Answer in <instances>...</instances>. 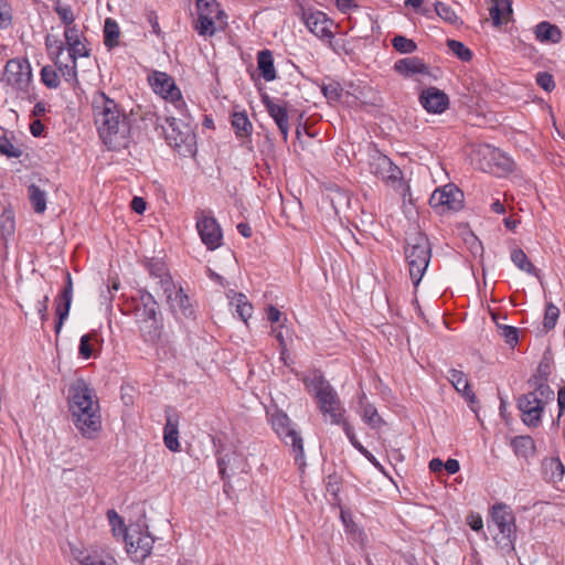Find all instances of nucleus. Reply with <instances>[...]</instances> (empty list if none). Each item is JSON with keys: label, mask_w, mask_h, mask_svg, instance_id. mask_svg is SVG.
Wrapping results in <instances>:
<instances>
[{"label": "nucleus", "mask_w": 565, "mask_h": 565, "mask_svg": "<svg viewBox=\"0 0 565 565\" xmlns=\"http://www.w3.org/2000/svg\"><path fill=\"white\" fill-rule=\"evenodd\" d=\"M94 120L99 138L111 151L126 148L129 142L130 126L118 104L104 92L98 90L92 100Z\"/></svg>", "instance_id": "obj_1"}, {"label": "nucleus", "mask_w": 565, "mask_h": 565, "mask_svg": "<svg viewBox=\"0 0 565 565\" xmlns=\"http://www.w3.org/2000/svg\"><path fill=\"white\" fill-rule=\"evenodd\" d=\"M68 408L72 422L81 435L94 439L102 429L99 403L94 391L83 380L70 386Z\"/></svg>", "instance_id": "obj_2"}, {"label": "nucleus", "mask_w": 565, "mask_h": 565, "mask_svg": "<svg viewBox=\"0 0 565 565\" xmlns=\"http://www.w3.org/2000/svg\"><path fill=\"white\" fill-rule=\"evenodd\" d=\"M409 277L414 287H418L431 258V245L426 234L416 231L406 239L404 247Z\"/></svg>", "instance_id": "obj_3"}, {"label": "nucleus", "mask_w": 565, "mask_h": 565, "mask_svg": "<svg viewBox=\"0 0 565 565\" xmlns=\"http://www.w3.org/2000/svg\"><path fill=\"white\" fill-rule=\"evenodd\" d=\"M303 384L309 392L313 393L320 412L324 416L329 415L332 424L342 425L345 422L342 418L344 409L341 406L339 395L321 373L305 379Z\"/></svg>", "instance_id": "obj_4"}, {"label": "nucleus", "mask_w": 565, "mask_h": 565, "mask_svg": "<svg viewBox=\"0 0 565 565\" xmlns=\"http://www.w3.org/2000/svg\"><path fill=\"white\" fill-rule=\"evenodd\" d=\"M167 113L166 122L168 127H162V131L168 145L174 149L181 150L184 147L186 151H191L195 135L188 107L185 106L184 111L167 108Z\"/></svg>", "instance_id": "obj_5"}, {"label": "nucleus", "mask_w": 565, "mask_h": 565, "mask_svg": "<svg viewBox=\"0 0 565 565\" xmlns=\"http://www.w3.org/2000/svg\"><path fill=\"white\" fill-rule=\"evenodd\" d=\"M162 289L170 312L177 320H195L196 311L183 288H175L171 277L162 278Z\"/></svg>", "instance_id": "obj_6"}, {"label": "nucleus", "mask_w": 565, "mask_h": 565, "mask_svg": "<svg viewBox=\"0 0 565 565\" xmlns=\"http://www.w3.org/2000/svg\"><path fill=\"white\" fill-rule=\"evenodd\" d=\"M148 82L152 90L160 95L175 111L185 110V102L180 88L177 86L174 78L160 71H153L148 76Z\"/></svg>", "instance_id": "obj_7"}, {"label": "nucleus", "mask_w": 565, "mask_h": 565, "mask_svg": "<svg viewBox=\"0 0 565 565\" xmlns=\"http://www.w3.org/2000/svg\"><path fill=\"white\" fill-rule=\"evenodd\" d=\"M271 426L284 443L292 447L295 460L299 462V466H305L302 438L299 433L291 427V420L287 414L281 411L275 412L271 415Z\"/></svg>", "instance_id": "obj_8"}, {"label": "nucleus", "mask_w": 565, "mask_h": 565, "mask_svg": "<svg viewBox=\"0 0 565 565\" xmlns=\"http://www.w3.org/2000/svg\"><path fill=\"white\" fill-rule=\"evenodd\" d=\"M491 519L501 534L502 548L514 551L516 541V524L513 512L507 504L497 503L492 507Z\"/></svg>", "instance_id": "obj_9"}, {"label": "nucleus", "mask_w": 565, "mask_h": 565, "mask_svg": "<svg viewBox=\"0 0 565 565\" xmlns=\"http://www.w3.org/2000/svg\"><path fill=\"white\" fill-rule=\"evenodd\" d=\"M127 553L136 562L142 563L151 554L154 539L149 532H142L139 525L125 529Z\"/></svg>", "instance_id": "obj_10"}, {"label": "nucleus", "mask_w": 565, "mask_h": 565, "mask_svg": "<svg viewBox=\"0 0 565 565\" xmlns=\"http://www.w3.org/2000/svg\"><path fill=\"white\" fill-rule=\"evenodd\" d=\"M1 81L13 89L26 92L32 81V71L26 58H11L7 62Z\"/></svg>", "instance_id": "obj_11"}, {"label": "nucleus", "mask_w": 565, "mask_h": 565, "mask_svg": "<svg viewBox=\"0 0 565 565\" xmlns=\"http://www.w3.org/2000/svg\"><path fill=\"white\" fill-rule=\"evenodd\" d=\"M463 193L454 184L436 189L429 198V205L437 214L459 211L462 207Z\"/></svg>", "instance_id": "obj_12"}, {"label": "nucleus", "mask_w": 565, "mask_h": 565, "mask_svg": "<svg viewBox=\"0 0 565 565\" xmlns=\"http://www.w3.org/2000/svg\"><path fill=\"white\" fill-rule=\"evenodd\" d=\"M196 228L202 243L209 250H215L222 245L223 233L215 217L201 212L196 217Z\"/></svg>", "instance_id": "obj_13"}, {"label": "nucleus", "mask_w": 565, "mask_h": 565, "mask_svg": "<svg viewBox=\"0 0 565 565\" xmlns=\"http://www.w3.org/2000/svg\"><path fill=\"white\" fill-rule=\"evenodd\" d=\"M132 301L135 302L134 312L137 321L162 317L158 301L147 289H138L136 296L132 297Z\"/></svg>", "instance_id": "obj_14"}, {"label": "nucleus", "mask_w": 565, "mask_h": 565, "mask_svg": "<svg viewBox=\"0 0 565 565\" xmlns=\"http://www.w3.org/2000/svg\"><path fill=\"white\" fill-rule=\"evenodd\" d=\"M519 409L522 412V420L526 426L537 427L541 423L544 402L536 397V393H526L519 398Z\"/></svg>", "instance_id": "obj_15"}, {"label": "nucleus", "mask_w": 565, "mask_h": 565, "mask_svg": "<svg viewBox=\"0 0 565 565\" xmlns=\"http://www.w3.org/2000/svg\"><path fill=\"white\" fill-rule=\"evenodd\" d=\"M262 103L264 104L268 115L274 119L277 125L284 141H287L289 134V117L286 103L276 102L267 93L260 94Z\"/></svg>", "instance_id": "obj_16"}, {"label": "nucleus", "mask_w": 565, "mask_h": 565, "mask_svg": "<svg viewBox=\"0 0 565 565\" xmlns=\"http://www.w3.org/2000/svg\"><path fill=\"white\" fill-rule=\"evenodd\" d=\"M419 103L430 114H443L449 107V97L439 88L430 86L420 93Z\"/></svg>", "instance_id": "obj_17"}, {"label": "nucleus", "mask_w": 565, "mask_h": 565, "mask_svg": "<svg viewBox=\"0 0 565 565\" xmlns=\"http://www.w3.org/2000/svg\"><path fill=\"white\" fill-rule=\"evenodd\" d=\"M303 21L309 31L316 36L328 40L333 38V32L331 31L333 21L326 13L321 11L303 12Z\"/></svg>", "instance_id": "obj_18"}, {"label": "nucleus", "mask_w": 565, "mask_h": 565, "mask_svg": "<svg viewBox=\"0 0 565 565\" xmlns=\"http://www.w3.org/2000/svg\"><path fill=\"white\" fill-rule=\"evenodd\" d=\"M370 171L377 178L387 181H396L402 174L401 169L387 156L381 152L372 156Z\"/></svg>", "instance_id": "obj_19"}, {"label": "nucleus", "mask_w": 565, "mask_h": 565, "mask_svg": "<svg viewBox=\"0 0 565 565\" xmlns=\"http://www.w3.org/2000/svg\"><path fill=\"white\" fill-rule=\"evenodd\" d=\"M166 425L163 428V441L164 446L173 452L180 450L179 443V414L171 407L167 406L164 409Z\"/></svg>", "instance_id": "obj_20"}, {"label": "nucleus", "mask_w": 565, "mask_h": 565, "mask_svg": "<svg viewBox=\"0 0 565 565\" xmlns=\"http://www.w3.org/2000/svg\"><path fill=\"white\" fill-rule=\"evenodd\" d=\"M65 42L68 47V58L74 60L78 57H88L89 50L81 40V32L77 25L65 28L64 31Z\"/></svg>", "instance_id": "obj_21"}, {"label": "nucleus", "mask_w": 565, "mask_h": 565, "mask_svg": "<svg viewBox=\"0 0 565 565\" xmlns=\"http://www.w3.org/2000/svg\"><path fill=\"white\" fill-rule=\"evenodd\" d=\"M140 337L146 343L156 344L159 342L163 331V317L154 319H140L137 321Z\"/></svg>", "instance_id": "obj_22"}, {"label": "nucleus", "mask_w": 565, "mask_h": 565, "mask_svg": "<svg viewBox=\"0 0 565 565\" xmlns=\"http://www.w3.org/2000/svg\"><path fill=\"white\" fill-rule=\"evenodd\" d=\"M394 70L404 77H412L416 74L428 75V65L419 57H404L395 62Z\"/></svg>", "instance_id": "obj_23"}, {"label": "nucleus", "mask_w": 565, "mask_h": 565, "mask_svg": "<svg viewBox=\"0 0 565 565\" xmlns=\"http://www.w3.org/2000/svg\"><path fill=\"white\" fill-rule=\"evenodd\" d=\"M447 379L452 384L455 390L459 394H461L469 403L476 402V399H477L476 394L470 388L468 379L462 371L451 369L448 372Z\"/></svg>", "instance_id": "obj_24"}, {"label": "nucleus", "mask_w": 565, "mask_h": 565, "mask_svg": "<svg viewBox=\"0 0 565 565\" xmlns=\"http://www.w3.org/2000/svg\"><path fill=\"white\" fill-rule=\"evenodd\" d=\"M542 473L546 481L556 483L563 480L565 467L558 457H546L542 460Z\"/></svg>", "instance_id": "obj_25"}, {"label": "nucleus", "mask_w": 565, "mask_h": 565, "mask_svg": "<svg viewBox=\"0 0 565 565\" xmlns=\"http://www.w3.org/2000/svg\"><path fill=\"white\" fill-rule=\"evenodd\" d=\"M535 39L542 43H559L562 41V31L555 24L548 21L540 22L534 29Z\"/></svg>", "instance_id": "obj_26"}, {"label": "nucleus", "mask_w": 565, "mask_h": 565, "mask_svg": "<svg viewBox=\"0 0 565 565\" xmlns=\"http://www.w3.org/2000/svg\"><path fill=\"white\" fill-rule=\"evenodd\" d=\"M257 70L266 82H271L277 77L274 56L270 50L265 49L258 52Z\"/></svg>", "instance_id": "obj_27"}, {"label": "nucleus", "mask_w": 565, "mask_h": 565, "mask_svg": "<svg viewBox=\"0 0 565 565\" xmlns=\"http://www.w3.org/2000/svg\"><path fill=\"white\" fill-rule=\"evenodd\" d=\"M511 447L518 457L529 459L535 455L534 439L529 435L515 436L511 440Z\"/></svg>", "instance_id": "obj_28"}, {"label": "nucleus", "mask_w": 565, "mask_h": 565, "mask_svg": "<svg viewBox=\"0 0 565 565\" xmlns=\"http://www.w3.org/2000/svg\"><path fill=\"white\" fill-rule=\"evenodd\" d=\"M198 14L213 15L216 21H220L224 25L227 24V15L224 10L221 9L220 3L216 0H196Z\"/></svg>", "instance_id": "obj_29"}, {"label": "nucleus", "mask_w": 565, "mask_h": 565, "mask_svg": "<svg viewBox=\"0 0 565 565\" xmlns=\"http://www.w3.org/2000/svg\"><path fill=\"white\" fill-rule=\"evenodd\" d=\"M512 13L510 0H495L490 8V17L493 25L499 26L507 22L505 17Z\"/></svg>", "instance_id": "obj_30"}, {"label": "nucleus", "mask_w": 565, "mask_h": 565, "mask_svg": "<svg viewBox=\"0 0 565 565\" xmlns=\"http://www.w3.org/2000/svg\"><path fill=\"white\" fill-rule=\"evenodd\" d=\"M120 36V29L118 23L111 19L107 18L104 24V44L108 50H113L118 46Z\"/></svg>", "instance_id": "obj_31"}, {"label": "nucleus", "mask_w": 565, "mask_h": 565, "mask_svg": "<svg viewBox=\"0 0 565 565\" xmlns=\"http://www.w3.org/2000/svg\"><path fill=\"white\" fill-rule=\"evenodd\" d=\"M511 260L519 269L530 275H539L537 268L530 262L523 249L519 247L513 248L511 252Z\"/></svg>", "instance_id": "obj_32"}, {"label": "nucleus", "mask_w": 565, "mask_h": 565, "mask_svg": "<svg viewBox=\"0 0 565 565\" xmlns=\"http://www.w3.org/2000/svg\"><path fill=\"white\" fill-rule=\"evenodd\" d=\"M343 430L350 440L351 445L362 454L374 466H379L376 458L358 440L352 426L348 422L342 423Z\"/></svg>", "instance_id": "obj_33"}, {"label": "nucleus", "mask_w": 565, "mask_h": 565, "mask_svg": "<svg viewBox=\"0 0 565 565\" xmlns=\"http://www.w3.org/2000/svg\"><path fill=\"white\" fill-rule=\"evenodd\" d=\"M232 126L238 137H248L253 130L252 122L245 111L232 115Z\"/></svg>", "instance_id": "obj_34"}, {"label": "nucleus", "mask_w": 565, "mask_h": 565, "mask_svg": "<svg viewBox=\"0 0 565 565\" xmlns=\"http://www.w3.org/2000/svg\"><path fill=\"white\" fill-rule=\"evenodd\" d=\"M54 65L63 76L64 81L70 85H74L78 83L77 79V58L70 60V63H62L61 61H55Z\"/></svg>", "instance_id": "obj_35"}, {"label": "nucleus", "mask_w": 565, "mask_h": 565, "mask_svg": "<svg viewBox=\"0 0 565 565\" xmlns=\"http://www.w3.org/2000/svg\"><path fill=\"white\" fill-rule=\"evenodd\" d=\"M29 199L35 213H43L46 209V194L40 186L31 184L28 188Z\"/></svg>", "instance_id": "obj_36"}, {"label": "nucleus", "mask_w": 565, "mask_h": 565, "mask_svg": "<svg viewBox=\"0 0 565 565\" xmlns=\"http://www.w3.org/2000/svg\"><path fill=\"white\" fill-rule=\"evenodd\" d=\"M215 17L198 14V19L194 24V30L203 36H212L215 34Z\"/></svg>", "instance_id": "obj_37"}, {"label": "nucleus", "mask_w": 565, "mask_h": 565, "mask_svg": "<svg viewBox=\"0 0 565 565\" xmlns=\"http://www.w3.org/2000/svg\"><path fill=\"white\" fill-rule=\"evenodd\" d=\"M361 405L363 420L372 428H380L384 422L379 415L375 406L370 403H364L363 399H361Z\"/></svg>", "instance_id": "obj_38"}, {"label": "nucleus", "mask_w": 565, "mask_h": 565, "mask_svg": "<svg viewBox=\"0 0 565 565\" xmlns=\"http://www.w3.org/2000/svg\"><path fill=\"white\" fill-rule=\"evenodd\" d=\"M321 93L328 99L329 103H338L342 98L343 88L337 81L330 79L328 83H322Z\"/></svg>", "instance_id": "obj_39"}, {"label": "nucleus", "mask_w": 565, "mask_h": 565, "mask_svg": "<svg viewBox=\"0 0 565 565\" xmlns=\"http://www.w3.org/2000/svg\"><path fill=\"white\" fill-rule=\"evenodd\" d=\"M391 44L395 51L401 54H411L417 50V44L412 39H407L404 35H395L391 40Z\"/></svg>", "instance_id": "obj_40"}, {"label": "nucleus", "mask_w": 565, "mask_h": 565, "mask_svg": "<svg viewBox=\"0 0 565 565\" xmlns=\"http://www.w3.org/2000/svg\"><path fill=\"white\" fill-rule=\"evenodd\" d=\"M435 11L445 22L452 25H457L459 23V18L451 6L441 1H437L435 3Z\"/></svg>", "instance_id": "obj_41"}, {"label": "nucleus", "mask_w": 565, "mask_h": 565, "mask_svg": "<svg viewBox=\"0 0 565 565\" xmlns=\"http://www.w3.org/2000/svg\"><path fill=\"white\" fill-rule=\"evenodd\" d=\"M447 46L462 62H469L472 58V52L462 42L448 39Z\"/></svg>", "instance_id": "obj_42"}, {"label": "nucleus", "mask_w": 565, "mask_h": 565, "mask_svg": "<svg viewBox=\"0 0 565 565\" xmlns=\"http://www.w3.org/2000/svg\"><path fill=\"white\" fill-rule=\"evenodd\" d=\"M41 81L49 88H57L61 84L57 71L50 65H45L41 70Z\"/></svg>", "instance_id": "obj_43"}, {"label": "nucleus", "mask_w": 565, "mask_h": 565, "mask_svg": "<svg viewBox=\"0 0 565 565\" xmlns=\"http://www.w3.org/2000/svg\"><path fill=\"white\" fill-rule=\"evenodd\" d=\"M65 286L61 290V292L57 295V297L54 300V303H60L64 306L71 307L72 299H73V280L72 276L68 271L65 274Z\"/></svg>", "instance_id": "obj_44"}, {"label": "nucleus", "mask_w": 565, "mask_h": 565, "mask_svg": "<svg viewBox=\"0 0 565 565\" xmlns=\"http://www.w3.org/2000/svg\"><path fill=\"white\" fill-rule=\"evenodd\" d=\"M558 317L559 309L553 302H548L545 308L543 320V329L545 332H548L555 328Z\"/></svg>", "instance_id": "obj_45"}, {"label": "nucleus", "mask_w": 565, "mask_h": 565, "mask_svg": "<svg viewBox=\"0 0 565 565\" xmlns=\"http://www.w3.org/2000/svg\"><path fill=\"white\" fill-rule=\"evenodd\" d=\"M529 385L534 388L532 393H536V397L544 403L554 398V391L547 382H529Z\"/></svg>", "instance_id": "obj_46"}, {"label": "nucleus", "mask_w": 565, "mask_h": 565, "mask_svg": "<svg viewBox=\"0 0 565 565\" xmlns=\"http://www.w3.org/2000/svg\"><path fill=\"white\" fill-rule=\"evenodd\" d=\"M0 153L8 158H19L22 154V150L7 136H0Z\"/></svg>", "instance_id": "obj_47"}, {"label": "nucleus", "mask_w": 565, "mask_h": 565, "mask_svg": "<svg viewBox=\"0 0 565 565\" xmlns=\"http://www.w3.org/2000/svg\"><path fill=\"white\" fill-rule=\"evenodd\" d=\"M94 337H96V332L86 333V334L81 337L79 347H78V354L83 359H85V360L90 359L93 356V354H94V350H93V347L90 344V342H92Z\"/></svg>", "instance_id": "obj_48"}, {"label": "nucleus", "mask_w": 565, "mask_h": 565, "mask_svg": "<svg viewBox=\"0 0 565 565\" xmlns=\"http://www.w3.org/2000/svg\"><path fill=\"white\" fill-rule=\"evenodd\" d=\"M236 312L238 317L245 322L248 318L252 317L253 306L246 300V296L243 294H238Z\"/></svg>", "instance_id": "obj_49"}, {"label": "nucleus", "mask_w": 565, "mask_h": 565, "mask_svg": "<svg viewBox=\"0 0 565 565\" xmlns=\"http://www.w3.org/2000/svg\"><path fill=\"white\" fill-rule=\"evenodd\" d=\"M54 11L58 15L60 20L65 24V28L75 25L74 24L75 17H74L71 6L57 4L54 7Z\"/></svg>", "instance_id": "obj_50"}, {"label": "nucleus", "mask_w": 565, "mask_h": 565, "mask_svg": "<svg viewBox=\"0 0 565 565\" xmlns=\"http://www.w3.org/2000/svg\"><path fill=\"white\" fill-rule=\"evenodd\" d=\"M12 23V9L7 0H0V29H7Z\"/></svg>", "instance_id": "obj_51"}, {"label": "nucleus", "mask_w": 565, "mask_h": 565, "mask_svg": "<svg viewBox=\"0 0 565 565\" xmlns=\"http://www.w3.org/2000/svg\"><path fill=\"white\" fill-rule=\"evenodd\" d=\"M535 79L536 84L547 93L552 92L555 88L554 77L548 72H539L536 74Z\"/></svg>", "instance_id": "obj_52"}, {"label": "nucleus", "mask_w": 565, "mask_h": 565, "mask_svg": "<svg viewBox=\"0 0 565 565\" xmlns=\"http://www.w3.org/2000/svg\"><path fill=\"white\" fill-rule=\"evenodd\" d=\"M237 455L235 452L226 454L224 456L217 457V467L221 479L225 481L230 476L227 475V466L232 462V460H236Z\"/></svg>", "instance_id": "obj_53"}, {"label": "nucleus", "mask_w": 565, "mask_h": 565, "mask_svg": "<svg viewBox=\"0 0 565 565\" xmlns=\"http://www.w3.org/2000/svg\"><path fill=\"white\" fill-rule=\"evenodd\" d=\"M551 374V365L547 361H541L536 373L529 380V382H547Z\"/></svg>", "instance_id": "obj_54"}, {"label": "nucleus", "mask_w": 565, "mask_h": 565, "mask_svg": "<svg viewBox=\"0 0 565 565\" xmlns=\"http://www.w3.org/2000/svg\"><path fill=\"white\" fill-rule=\"evenodd\" d=\"M71 307L55 303V313L57 320L55 322V333L58 334L63 328L64 321L67 319L70 315Z\"/></svg>", "instance_id": "obj_55"}, {"label": "nucleus", "mask_w": 565, "mask_h": 565, "mask_svg": "<svg viewBox=\"0 0 565 565\" xmlns=\"http://www.w3.org/2000/svg\"><path fill=\"white\" fill-rule=\"evenodd\" d=\"M502 337L504 338V341L511 345H516L519 341V330L515 327L511 326H503L502 327Z\"/></svg>", "instance_id": "obj_56"}, {"label": "nucleus", "mask_w": 565, "mask_h": 565, "mask_svg": "<svg viewBox=\"0 0 565 565\" xmlns=\"http://www.w3.org/2000/svg\"><path fill=\"white\" fill-rule=\"evenodd\" d=\"M107 518L113 526V531L116 534V527L118 526L121 532L125 533V529H127L124 524L122 518L115 511V510H108L107 511Z\"/></svg>", "instance_id": "obj_57"}, {"label": "nucleus", "mask_w": 565, "mask_h": 565, "mask_svg": "<svg viewBox=\"0 0 565 565\" xmlns=\"http://www.w3.org/2000/svg\"><path fill=\"white\" fill-rule=\"evenodd\" d=\"M49 301H50L49 295H44L41 299L38 300L36 306H35L36 311L40 315L42 323H44L49 319V315H47Z\"/></svg>", "instance_id": "obj_58"}, {"label": "nucleus", "mask_w": 565, "mask_h": 565, "mask_svg": "<svg viewBox=\"0 0 565 565\" xmlns=\"http://www.w3.org/2000/svg\"><path fill=\"white\" fill-rule=\"evenodd\" d=\"M467 524L476 532L481 531L483 527L482 518L478 513H470L467 516Z\"/></svg>", "instance_id": "obj_59"}, {"label": "nucleus", "mask_w": 565, "mask_h": 565, "mask_svg": "<svg viewBox=\"0 0 565 565\" xmlns=\"http://www.w3.org/2000/svg\"><path fill=\"white\" fill-rule=\"evenodd\" d=\"M334 3L337 9L343 14L349 13L353 8L358 7L353 0H334Z\"/></svg>", "instance_id": "obj_60"}, {"label": "nucleus", "mask_w": 565, "mask_h": 565, "mask_svg": "<svg viewBox=\"0 0 565 565\" xmlns=\"http://www.w3.org/2000/svg\"><path fill=\"white\" fill-rule=\"evenodd\" d=\"M64 52V44L62 41L54 39V47L49 51V55L51 56L52 61L55 63V61H60V56Z\"/></svg>", "instance_id": "obj_61"}, {"label": "nucleus", "mask_w": 565, "mask_h": 565, "mask_svg": "<svg viewBox=\"0 0 565 565\" xmlns=\"http://www.w3.org/2000/svg\"><path fill=\"white\" fill-rule=\"evenodd\" d=\"M146 201L140 196H135L131 200L130 207L137 214H142L146 211Z\"/></svg>", "instance_id": "obj_62"}, {"label": "nucleus", "mask_w": 565, "mask_h": 565, "mask_svg": "<svg viewBox=\"0 0 565 565\" xmlns=\"http://www.w3.org/2000/svg\"><path fill=\"white\" fill-rule=\"evenodd\" d=\"M147 20L151 25L152 32L159 36L161 34V29L158 22L157 13L154 11H149L147 13Z\"/></svg>", "instance_id": "obj_63"}, {"label": "nucleus", "mask_w": 565, "mask_h": 565, "mask_svg": "<svg viewBox=\"0 0 565 565\" xmlns=\"http://www.w3.org/2000/svg\"><path fill=\"white\" fill-rule=\"evenodd\" d=\"M444 469L447 471L448 475H455L460 469V463L457 459L449 458L447 461L444 462Z\"/></svg>", "instance_id": "obj_64"}]
</instances>
